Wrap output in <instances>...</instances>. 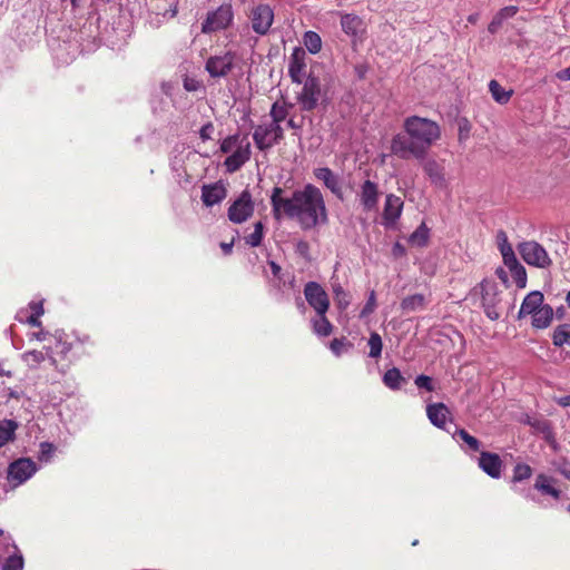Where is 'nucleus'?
<instances>
[{"instance_id": "ea45409f", "label": "nucleus", "mask_w": 570, "mask_h": 570, "mask_svg": "<svg viewBox=\"0 0 570 570\" xmlns=\"http://www.w3.org/2000/svg\"><path fill=\"white\" fill-rule=\"evenodd\" d=\"M330 348L335 356H341L344 353H348L353 348V343L347 341L345 337L334 338L330 343Z\"/></svg>"}, {"instance_id": "5701e85b", "label": "nucleus", "mask_w": 570, "mask_h": 570, "mask_svg": "<svg viewBox=\"0 0 570 570\" xmlns=\"http://www.w3.org/2000/svg\"><path fill=\"white\" fill-rule=\"evenodd\" d=\"M253 139L259 150H267L272 148L274 142L269 124L258 125L253 132Z\"/></svg>"}, {"instance_id": "69168bd1", "label": "nucleus", "mask_w": 570, "mask_h": 570, "mask_svg": "<svg viewBox=\"0 0 570 570\" xmlns=\"http://www.w3.org/2000/svg\"><path fill=\"white\" fill-rule=\"evenodd\" d=\"M28 316L27 311L20 309L16 315V320L20 323H26V317Z\"/></svg>"}, {"instance_id": "f257e3e1", "label": "nucleus", "mask_w": 570, "mask_h": 570, "mask_svg": "<svg viewBox=\"0 0 570 570\" xmlns=\"http://www.w3.org/2000/svg\"><path fill=\"white\" fill-rule=\"evenodd\" d=\"M272 212L275 219L286 216L296 219L304 230H309L328 222L324 196L318 187L306 184L295 189L289 197L284 189L274 187L271 195Z\"/></svg>"}, {"instance_id": "a211bd4d", "label": "nucleus", "mask_w": 570, "mask_h": 570, "mask_svg": "<svg viewBox=\"0 0 570 570\" xmlns=\"http://www.w3.org/2000/svg\"><path fill=\"white\" fill-rule=\"evenodd\" d=\"M227 196V190L222 183L204 185L202 188V200L205 206L212 207L219 204Z\"/></svg>"}, {"instance_id": "2f4dec72", "label": "nucleus", "mask_w": 570, "mask_h": 570, "mask_svg": "<svg viewBox=\"0 0 570 570\" xmlns=\"http://www.w3.org/2000/svg\"><path fill=\"white\" fill-rule=\"evenodd\" d=\"M505 266L509 268L517 287L524 288L527 286V271L520 262L517 259Z\"/></svg>"}, {"instance_id": "20e7f679", "label": "nucleus", "mask_w": 570, "mask_h": 570, "mask_svg": "<svg viewBox=\"0 0 570 570\" xmlns=\"http://www.w3.org/2000/svg\"><path fill=\"white\" fill-rule=\"evenodd\" d=\"M234 21V10L230 3H223L217 9L208 11L202 23V32L209 35L227 29Z\"/></svg>"}, {"instance_id": "4c0bfd02", "label": "nucleus", "mask_w": 570, "mask_h": 570, "mask_svg": "<svg viewBox=\"0 0 570 570\" xmlns=\"http://www.w3.org/2000/svg\"><path fill=\"white\" fill-rule=\"evenodd\" d=\"M312 323L316 335L325 337L332 333L333 326L325 314L317 315V318L313 320Z\"/></svg>"}, {"instance_id": "f704fd0d", "label": "nucleus", "mask_w": 570, "mask_h": 570, "mask_svg": "<svg viewBox=\"0 0 570 570\" xmlns=\"http://www.w3.org/2000/svg\"><path fill=\"white\" fill-rule=\"evenodd\" d=\"M430 236V229L422 223L409 237V242L414 246H425Z\"/></svg>"}, {"instance_id": "58836bf2", "label": "nucleus", "mask_w": 570, "mask_h": 570, "mask_svg": "<svg viewBox=\"0 0 570 570\" xmlns=\"http://www.w3.org/2000/svg\"><path fill=\"white\" fill-rule=\"evenodd\" d=\"M249 142L246 137L240 138L239 135H232L225 138L220 144V150L224 154H232L240 144Z\"/></svg>"}, {"instance_id": "de8ad7c7", "label": "nucleus", "mask_w": 570, "mask_h": 570, "mask_svg": "<svg viewBox=\"0 0 570 570\" xmlns=\"http://www.w3.org/2000/svg\"><path fill=\"white\" fill-rule=\"evenodd\" d=\"M504 265L515 262L518 258L511 244L499 247Z\"/></svg>"}, {"instance_id": "72a5a7b5", "label": "nucleus", "mask_w": 570, "mask_h": 570, "mask_svg": "<svg viewBox=\"0 0 570 570\" xmlns=\"http://www.w3.org/2000/svg\"><path fill=\"white\" fill-rule=\"evenodd\" d=\"M293 105L292 104H287L285 101L283 102H279V101H276L272 105V108H271V111H269V116L272 118V121H276V122H283L286 117L288 116V112H289V108H292Z\"/></svg>"}, {"instance_id": "b1692460", "label": "nucleus", "mask_w": 570, "mask_h": 570, "mask_svg": "<svg viewBox=\"0 0 570 570\" xmlns=\"http://www.w3.org/2000/svg\"><path fill=\"white\" fill-rule=\"evenodd\" d=\"M454 440L462 441L461 448L464 452H479L481 448L480 441L469 434L464 429L455 428L452 433Z\"/></svg>"}, {"instance_id": "f03ea898", "label": "nucleus", "mask_w": 570, "mask_h": 570, "mask_svg": "<svg viewBox=\"0 0 570 570\" xmlns=\"http://www.w3.org/2000/svg\"><path fill=\"white\" fill-rule=\"evenodd\" d=\"M404 132H399L391 140V154L400 159H424L428 150L441 138L438 122L411 116L404 120Z\"/></svg>"}, {"instance_id": "c756f323", "label": "nucleus", "mask_w": 570, "mask_h": 570, "mask_svg": "<svg viewBox=\"0 0 570 570\" xmlns=\"http://www.w3.org/2000/svg\"><path fill=\"white\" fill-rule=\"evenodd\" d=\"M552 343L557 347H562L564 345L570 346V324L563 323L558 325L552 333Z\"/></svg>"}, {"instance_id": "bb28decb", "label": "nucleus", "mask_w": 570, "mask_h": 570, "mask_svg": "<svg viewBox=\"0 0 570 570\" xmlns=\"http://www.w3.org/2000/svg\"><path fill=\"white\" fill-rule=\"evenodd\" d=\"M363 21L358 16L344 13L341 14L342 30L351 37H356L362 29Z\"/></svg>"}, {"instance_id": "423d86ee", "label": "nucleus", "mask_w": 570, "mask_h": 570, "mask_svg": "<svg viewBox=\"0 0 570 570\" xmlns=\"http://www.w3.org/2000/svg\"><path fill=\"white\" fill-rule=\"evenodd\" d=\"M522 259L531 266L548 268L552 261L542 245L534 240L522 242L518 245Z\"/></svg>"}, {"instance_id": "37998d69", "label": "nucleus", "mask_w": 570, "mask_h": 570, "mask_svg": "<svg viewBox=\"0 0 570 570\" xmlns=\"http://www.w3.org/2000/svg\"><path fill=\"white\" fill-rule=\"evenodd\" d=\"M531 475H532V469L530 465H528L525 463H518L513 468L512 481L521 482V481L528 480Z\"/></svg>"}, {"instance_id": "9b49d317", "label": "nucleus", "mask_w": 570, "mask_h": 570, "mask_svg": "<svg viewBox=\"0 0 570 570\" xmlns=\"http://www.w3.org/2000/svg\"><path fill=\"white\" fill-rule=\"evenodd\" d=\"M304 295L307 303L315 309L317 315L326 314L330 307V299L327 293L318 283L308 282L305 285Z\"/></svg>"}, {"instance_id": "603ef678", "label": "nucleus", "mask_w": 570, "mask_h": 570, "mask_svg": "<svg viewBox=\"0 0 570 570\" xmlns=\"http://www.w3.org/2000/svg\"><path fill=\"white\" fill-rule=\"evenodd\" d=\"M215 127L213 122L208 121L205 125L202 126L199 130V137L203 141L209 140L213 138Z\"/></svg>"}, {"instance_id": "09e8293b", "label": "nucleus", "mask_w": 570, "mask_h": 570, "mask_svg": "<svg viewBox=\"0 0 570 570\" xmlns=\"http://www.w3.org/2000/svg\"><path fill=\"white\" fill-rule=\"evenodd\" d=\"M272 129L273 142L274 145L278 144L284 138V129L281 126V122L272 121L268 122Z\"/></svg>"}, {"instance_id": "f3484780", "label": "nucleus", "mask_w": 570, "mask_h": 570, "mask_svg": "<svg viewBox=\"0 0 570 570\" xmlns=\"http://www.w3.org/2000/svg\"><path fill=\"white\" fill-rule=\"evenodd\" d=\"M250 157V144H240L224 161L228 173L237 171Z\"/></svg>"}, {"instance_id": "052dcab7", "label": "nucleus", "mask_w": 570, "mask_h": 570, "mask_svg": "<svg viewBox=\"0 0 570 570\" xmlns=\"http://www.w3.org/2000/svg\"><path fill=\"white\" fill-rule=\"evenodd\" d=\"M40 316L41 315L30 314L28 317H26V323H28L29 325L35 326V327H40L41 326V322L39 320Z\"/></svg>"}, {"instance_id": "49530a36", "label": "nucleus", "mask_w": 570, "mask_h": 570, "mask_svg": "<svg viewBox=\"0 0 570 570\" xmlns=\"http://www.w3.org/2000/svg\"><path fill=\"white\" fill-rule=\"evenodd\" d=\"M23 559L21 556L9 557L2 566V570H22Z\"/></svg>"}, {"instance_id": "864d4df0", "label": "nucleus", "mask_w": 570, "mask_h": 570, "mask_svg": "<svg viewBox=\"0 0 570 570\" xmlns=\"http://www.w3.org/2000/svg\"><path fill=\"white\" fill-rule=\"evenodd\" d=\"M519 11V8L517 6H508L502 9H500L497 14L503 19L504 21L514 17Z\"/></svg>"}, {"instance_id": "e433bc0d", "label": "nucleus", "mask_w": 570, "mask_h": 570, "mask_svg": "<svg viewBox=\"0 0 570 570\" xmlns=\"http://www.w3.org/2000/svg\"><path fill=\"white\" fill-rule=\"evenodd\" d=\"M303 43L313 55L318 53L322 49V39L315 31H306L303 37Z\"/></svg>"}, {"instance_id": "ddd939ff", "label": "nucleus", "mask_w": 570, "mask_h": 570, "mask_svg": "<svg viewBox=\"0 0 570 570\" xmlns=\"http://www.w3.org/2000/svg\"><path fill=\"white\" fill-rule=\"evenodd\" d=\"M404 203L401 197L394 194H387L384 202L382 214L383 225L392 228L396 225L403 212Z\"/></svg>"}, {"instance_id": "13d9d810", "label": "nucleus", "mask_w": 570, "mask_h": 570, "mask_svg": "<svg viewBox=\"0 0 570 570\" xmlns=\"http://www.w3.org/2000/svg\"><path fill=\"white\" fill-rule=\"evenodd\" d=\"M29 307L32 311L31 314L42 315L45 313L42 301H39V302L32 301L29 303Z\"/></svg>"}, {"instance_id": "6e6d98bb", "label": "nucleus", "mask_w": 570, "mask_h": 570, "mask_svg": "<svg viewBox=\"0 0 570 570\" xmlns=\"http://www.w3.org/2000/svg\"><path fill=\"white\" fill-rule=\"evenodd\" d=\"M557 470L568 480H570V462L562 461L559 463Z\"/></svg>"}, {"instance_id": "dca6fc26", "label": "nucleus", "mask_w": 570, "mask_h": 570, "mask_svg": "<svg viewBox=\"0 0 570 570\" xmlns=\"http://www.w3.org/2000/svg\"><path fill=\"white\" fill-rule=\"evenodd\" d=\"M481 303L485 315L490 320L495 321L500 317V311L498 308L500 298L494 286L484 287L482 289Z\"/></svg>"}, {"instance_id": "e2e57ef3", "label": "nucleus", "mask_w": 570, "mask_h": 570, "mask_svg": "<svg viewBox=\"0 0 570 570\" xmlns=\"http://www.w3.org/2000/svg\"><path fill=\"white\" fill-rule=\"evenodd\" d=\"M557 77L560 80H570V66L558 72Z\"/></svg>"}, {"instance_id": "9d476101", "label": "nucleus", "mask_w": 570, "mask_h": 570, "mask_svg": "<svg viewBox=\"0 0 570 570\" xmlns=\"http://www.w3.org/2000/svg\"><path fill=\"white\" fill-rule=\"evenodd\" d=\"M235 57L232 51L212 56L207 59L205 69L213 78L226 77L234 67Z\"/></svg>"}, {"instance_id": "0e129e2a", "label": "nucleus", "mask_w": 570, "mask_h": 570, "mask_svg": "<svg viewBox=\"0 0 570 570\" xmlns=\"http://www.w3.org/2000/svg\"><path fill=\"white\" fill-rule=\"evenodd\" d=\"M557 402L563 407L570 406V395L561 396Z\"/></svg>"}, {"instance_id": "c85d7f7f", "label": "nucleus", "mask_w": 570, "mask_h": 570, "mask_svg": "<svg viewBox=\"0 0 570 570\" xmlns=\"http://www.w3.org/2000/svg\"><path fill=\"white\" fill-rule=\"evenodd\" d=\"M406 382L405 377L401 374L400 370L392 367L387 370L383 375V383L386 387L393 391H397Z\"/></svg>"}, {"instance_id": "cd10ccee", "label": "nucleus", "mask_w": 570, "mask_h": 570, "mask_svg": "<svg viewBox=\"0 0 570 570\" xmlns=\"http://www.w3.org/2000/svg\"><path fill=\"white\" fill-rule=\"evenodd\" d=\"M552 481V478L541 473L535 479L534 489L540 491L542 494L551 495L558 500L561 495V491L551 484Z\"/></svg>"}, {"instance_id": "c9c22d12", "label": "nucleus", "mask_w": 570, "mask_h": 570, "mask_svg": "<svg viewBox=\"0 0 570 570\" xmlns=\"http://www.w3.org/2000/svg\"><path fill=\"white\" fill-rule=\"evenodd\" d=\"M489 90L493 99L501 105L507 104L512 95V91H507L497 80L489 82Z\"/></svg>"}, {"instance_id": "c03bdc74", "label": "nucleus", "mask_w": 570, "mask_h": 570, "mask_svg": "<svg viewBox=\"0 0 570 570\" xmlns=\"http://www.w3.org/2000/svg\"><path fill=\"white\" fill-rule=\"evenodd\" d=\"M335 294V301L341 309H345L350 305V296L342 288L341 285H336L333 288Z\"/></svg>"}, {"instance_id": "f8f14e48", "label": "nucleus", "mask_w": 570, "mask_h": 570, "mask_svg": "<svg viewBox=\"0 0 570 570\" xmlns=\"http://www.w3.org/2000/svg\"><path fill=\"white\" fill-rule=\"evenodd\" d=\"M357 198L360 205L362 206L364 212H373L376 210L381 191L379 184L371 180L365 179L357 191Z\"/></svg>"}, {"instance_id": "0eeeda50", "label": "nucleus", "mask_w": 570, "mask_h": 570, "mask_svg": "<svg viewBox=\"0 0 570 570\" xmlns=\"http://www.w3.org/2000/svg\"><path fill=\"white\" fill-rule=\"evenodd\" d=\"M37 471L38 466L31 459L21 458L9 464L7 480L12 488H17L32 478Z\"/></svg>"}, {"instance_id": "7ed1b4c3", "label": "nucleus", "mask_w": 570, "mask_h": 570, "mask_svg": "<svg viewBox=\"0 0 570 570\" xmlns=\"http://www.w3.org/2000/svg\"><path fill=\"white\" fill-rule=\"evenodd\" d=\"M63 335V332L57 331L53 335L55 344L45 346L50 365L59 373H66L70 364L67 355L71 351V343H68Z\"/></svg>"}, {"instance_id": "7c9ffc66", "label": "nucleus", "mask_w": 570, "mask_h": 570, "mask_svg": "<svg viewBox=\"0 0 570 570\" xmlns=\"http://www.w3.org/2000/svg\"><path fill=\"white\" fill-rule=\"evenodd\" d=\"M17 428V422L12 420L0 421V448L13 440Z\"/></svg>"}, {"instance_id": "473e14b6", "label": "nucleus", "mask_w": 570, "mask_h": 570, "mask_svg": "<svg viewBox=\"0 0 570 570\" xmlns=\"http://www.w3.org/2000/svg\"><path fill=\"white\" fill-rule=\"evenodd\" d=\"M22 361L26 363V365L30 368H37L42 362L48 360L47 357V351H27L21 355Z\"/></svg>"}, {"instance_id": "393cba45", "label": "nucleus", "mask_w": 570, "mask_h": 570, "mask_svg": "<svg viewBox=\"0 0 570 570\" xmlns=\"http://www.w3.org/2000/svg\"><path fill=\"white\" fill-rule=\"evenodd\" d=\"M429 299L423 294H413L404 297L401 302V308L405 313L421 312L425 309Z\"/></svg>"}, {"instance_id": "a878e982", "label": "nucleus", "mask_w": 570, "mask_h": 570, "mask_svg": "<svg viewBox=\"0 0 570 570\" xmlns=\"http://www.w3.org/2000/svg\"><path fill=\"white\" fill-rule=\"evenodd\" d=\"M423 170L429 176L430 180L439 186L445 181L444 168L434 159H428L423 164Z\"/></svg>"}, {"instance_id": "2eb2a0df", "label": "nucleus", "mask_w": 570, "mask_h": 570, "mask_svg": "<svg viewBox=\"0 0 570 570\" xmlns=\"http://www.w3.org/2000/svg\"><path fill=\"white\" fill-rule=\"evenodd\" d=\"M479 468L492 479H499L502 473L503 462L499 454L482 451L478 460Z\"/></svg>"}, {"instance_id": "1a4fd4ad", "label": "nucleus", "mask_w": 570, "mask_h": 570, "mask_svg": "<svg viewBox=\"0 0 570 570\" xmlns=\"http://www.w3.org/2000/svg\"><path fill=\"white\" fill-rule=\"evenodd\" d=\"M249 20L253 31L259 36H265L273 24L274 11L268 4H257L252 8Z\"/></svg>"}, {"instance_id": "6e6552de", "label": "nucleus", "mask_w": 570, "mask_h": 570, "mask_svg": "<svg viewBox=\"0 0 570 570\" xmlns=\"http://www.w3.org/2000/svg\"><path fill=\"white\" fill-rule=\"evenodd\" d=\"M254 202L248 190H243L228 208V219L234 224L246 222L254 213Z\"/></svg>"}, {"instance_id": "a19ab883", "label": "nucleus", "mask_w": 570, "mask_h": 570, "mask_svg": "<svg viewBox=\"0 0 570 570\" xmlns=\"http://www.w3.org/2000/svg\"><path fill=\"white\" fill-rule=\"evenodd\" d=\"M370 353L368 356L372 358H379L382 354L383 342L379 333L372 332L368 338Z\"/></svg>"}, {"instance_id": "4d7b16f0", "label": "nucleus", "mask_w": 570, "mask_h": 570, "mask_svg": "<svg viewBox=\"0 0 570 570\" xmlns=\"http://www.w3.org/2000/svg\"><path fill=\"white\" fill-rule=\"evenodd\" d=\"M52 335L49 332H46L43 330L39 332H35L30 334V340H37L40 342L47 341L48 337H51Z\"/></svg>"}, {"instance_id": "bf43d9fd", "label": "nucleus", "mask_w": 570, "mask_h": 570, "mask_svg": "<svg viewBox=\"0 0 570 570\" xmlns=\"http://www.w3.org/2000/svg\"><path fill=\"white\" fill-rule=\"evenodd\" d=\"M497 244H498V248L501 247V246L510 244L509 239H508V235H507L505 232L499 230L497 233Z\"/></svg>"}, {"instance_id": "5fc2aeb1", "label": "nucleus", "mask_w": 570, "mask_h": 570, "mask_svg": "<svg viewBox=\"0 0 570 570\" xmlns=\"http://www.w3.org/2000/svg\"><path fill=\"white\" fill-rule=\"evenodd\" d=\"M503 22H504V20L501 19L498 14H495L493 17L492 21L488 26L489 32L492 35L497 33Z\"/></svg>"}, {"instance_id": "39448f33", "label": "nucleus", "mask_w": 570, "mask_h": 570, "mask_svg": "<svg viewBox=\"0 0 570 570\" xmlns=\"http://www.w3.org/2000/svg\"><path fill=\"white\" fill-rule=\"evenodd\" d=\"M301 85H303L302 90L296 96L301 110L313 111L322 98L321 80L318 77L309 73Z\"/></svg>"}, {"instance_id": "412c9836", "label": "nucleus", "mask_w": 570, "mask_h": 570, "mask_svg": "<svg viewBox=\"0 0 570 570\" xmlns=\"http://www.w3.org/2000/svg\"><path fill=\"white\" fill-rule=\"evenodd\" d=\"M544 296L540 291L530 292L522 301L518 312V318L532 315L537 309L544 305Z\"/></svg>"}, {"instance_id": "3c124183", "label": "nucleus", "mask_w": 570, "mask_h": 570, "mask_svg": "<svg viewBox=\"0 0 570 570\" xmlns=\"http://www.w3.org/2000/svg\"><path fill=\"white\" fill-rule=\"evenodd\" d=\"M376 307V298H375V293L374 292H371L370 296H368V299L365 304V306L363 307V309L361 311V317H364L371 313L374 312Z\"/></svg>"}, {"instance_id": "338daca9", "label": "nucleus", "mask_w": 570, "mask_h": 570, "mask_svg": "<svg viewBox=\"0 0 570 570\" xmlns=\"http://www.w3.org/2000/svg\"><path fill=\"white\" fill-rule=\"evenodd\" d=\"M497 276L503 282V283H507L508 282V275H507V272L503 269V268H498L497 272H495Z\"/></svg>"}, {"instance_id": "680f3d73", "label": "nucleus", "mask_w": 570, "mask_h": 570, "mask_svg": "<svg viewBox=\"0 0 570 570\" xmlns=\"http://www.w3.org/2000/svg\"><path fill=\"white\" fill-rule=\"evenodd\" d=\"M268 265H269V267H271L272 274H273L275 277H277V278H279V279H281V272H282L281 266H279L277 263H275L274 261H269V262H268Z\"/></svg>"}, {"instance_id": "6ab92c4d", "label": "nucleus", "mask_w": 570, "mask_h": 570, "mask_svg": "<svg viewBox=\"0 0 570 570\" xmlns=\"http://www.w3.org/2000/svg\"><path fill=\"white\" fill-rule=\"evenodd\" d=\"M426 415H428V419L430 420V422L434 426H436L439 429L446 430L448 432H450L446 429V422H448V419H449V415H450V411H449L448 406L444 403L429 404L426 406Z\"/></svg>"}, {"instance_id": "8fccbe9b", "label": "nucleus", "mask_w": 570, "mask_h": 570, "mask_svg": "<svg viewBox=\"0 0 570 570\" xmlns=\"http://www.w3.org/2000/svg\"><path fill=\"white\" fill-rule=\"evenodd\" d=\"M414 383L419 389H424L429 392L433 391L432 379L428 375H424V374L417 375L415 377Z\"/></svg>"}, {"instance_id": "79ce46f5", "label": "nucleus", "mask_w": 570, "mask_h": 570, "mask_svg": "<svg viewBox=\"0 0 570 570\" xmlns=\"http://www.w3.org/2000/svg\"><path fill=\"white\" fill-rule=\"evenodd\" d=\"M264 237V225L262 222H257L254 225V232L245 237V242L250 247H257L261 245Z\"/></svg>"}, {"instance_id": "774afa93", "label": "nucleus", "mask_w": 570, "mask_h": 570, "mask_svg": "<svg viewBox=\"0 0 570 570\" xmlns=\"http://www.w3.org/2000/svg\"><path fill=\"white\" fill-rule=\"evenodd\" d=\"M287 126L292 129L299 130L302 128V124H297L293 118L287 121Z\"/></svg>"}, {"instance_id": "aec40b11", "label": "nucleus", "mask_w": 570, "mask_h": 570, "mask_svg": "<svg viewBox=\"0 0 570 570\" xmlns=\"http://www.w3.org/2000/svg\"><path fill=\"white\" fill-rule=\"evenodd\" d=\"M305 52L301 48H296L289 58L288 75L294 83L301 85L303 82V72L305 69L304 61Z\"/></svg>"}, {"instance_id": "a18cd8bd", "label": "nucleus", "mask_w": 570, "mask_h": 570, "mask_svg": "<svg viewBox=\"0 0 570 570\" xmlns=\"http://www.w3.org/2000/svg\"><path fill=\"white\" fill-rule=\"evenodd\" d=\"M55 445L50 442L40 443V452L38 459L42 462H49L55 453Z\"/></svg>"}, {"instance_id": "4be33fe9", "label": "nucleus", "mask_w": 570, "mask_h": 570, "mask_svg": "<svg viewBox=\"0 0 570 570\" xmlns=\"http://www.w3.org/2000/svg\"><path fill=\"white\" fill-rule=\"evenodd\" d=\"M530 316L533 328L544 330L551 325L554 311L551 305L544 304Z\"/></svg>"}, {"instance_id": "4468645a", "label": "nucleus", "mask_w": 570, "mask_h": 570, "mask_svg": "<svg viewBox=\"0 0 570 570\" xmlns=\"http://www.w3.org/2000/svg\"><path fill=\"white\" fill-rule=\"evenodd\" d=\"M315 178L324 184V186L331 190V193L340 200L344 199V191L342 181L338 175H336L328 167H320L313 171Z\"/></svg>"}]
</instances>
